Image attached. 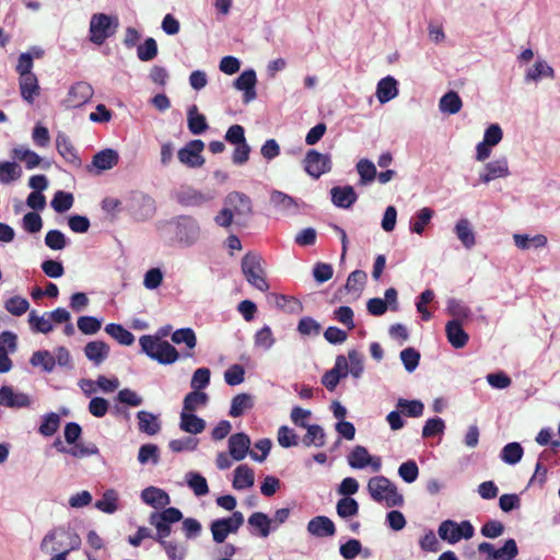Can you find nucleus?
Masks as SVG:
<instances>
[{"label":"nucleus","mask_w":560,"mask_h":560,"mask_svg":"<svg viewBox=\"0 0 560 560\" xmlns=\"http://www.w3.org/2000/svg\"><path fill=\"white\" fill-rule=\"evenodd\" d=\"M510 175L506 158H500L486 164L485 172L479 175V179L488 184L497 178H504Z\"/></svg>","instance_id":"obj_15"},{"label":"nucleus","mask_w":560,"mask_h":560,"mask_svg":"<svg viewBox=\"0 0 560 560\" xmlns=\"http://www.w3.org/2000/svg\"><path fill=\"white\" fill-rule=\"evenodd\" d=\"M257 82L256 72L252 69L243 71L234 81V88L243 91V102L245 104L254 101L257 96L255 85Z\"/></svg>","instance_id":"obj_14"},{"label":"nucleus","mask_w":560,"mask_h":560,"mask_svg":"<svg viewBox=\"0 0 560 560\" xmlns=\"http://www.w3.org/2000/svg\"><path fill=\"white\" fill-rule=\"evenodd\" d=\"M555 78V70L546 61H536L533 68H530L526 75V81H539L541 78Z\"/></svg>","instance_id":"obj_40"},{"label":"nucleus","mask_w":560,"mask_h":560,"mask_svg":"<svg viewBox=\"0 0 560 560\" xmlns=\"http://www.w3.org/2000/svg\"><path fill=\"white\" fill-rule=\"evenodd\" d=\"M357 172L360 175L359 184L365 186L371 184L377 175L376 167L373 162L368 159H361L357 163Z\"/></svg>","instance_id":"obj_38"},{"label":"nucleus","mask_w":560,"mask_h":560,"mask_svg":"<svg viewBox=\"0 0 560 560\" xmlns=\"http://www.w3.org/2000/svg\"><path fill=\"white\" fill-rule=\"evenodd\" d=\"M368 491L371 498L378 503H384L387 508L401 506L404 497L397 490V487L385 476L372 477L368 482Z\"/></svg>","instance_id":"obj_2"},{"label":"nucleus","mask_w":560,"mask_h":560,"mask_svg":"<svg viewBox=\"0 0 560 560\" xmlns=\"http://www.w3.org/2000/svg\"><path fill=\"white\" fill-rule=\"evenodd\" d=\"M77 324L79 330L84 335H94L102 327L101 320L93 316H80Z\"/></svg>","instance_id":"obj_60"},{"label":"nucleus","mask_w":560,"mask_h":560,"mask_svg":"<svg viewBox=\"0 0 560 560\" xmlns=\"http://www.w3.org/2000/svg\"><path fill=\"white\" fill-rule=\"evenodd\" d=\"M56 148L58 153L66 160V162L75 167L81 165V159L79 158L77 150L68 136L59 132L56 137Z\"/></svg>","instance_id":"obj_20"},{"label":"nucleus","mask_w":560,"mask_h":560,"mask_svg":"<svg viewBox=\"0 0 560 560\" xmlns=\"http://www.w3.org/2000/svg\"><path fill=\"white\" fill-rule=\"evenodd\" d=\"M137 56L141 61H150L158 56V44L153 37H148L137 47Z\"/></svg>","instance_id":"obj_55"},{"label":"nucleus","mask_w":560,"mask_h":560,"mask_svg":"<svg viewBox=\"0 0 560 560\" xmlns=\"http://www.w3.org/2000/svg\"><path fill=\"white\" fill-rule=\"evenodd\" d=\"M434 211L430 208L420 209L410 222V231L412 233L422 234L425 226L430 223Z\"/></svg>","instance_id":"obj_43"},{"label":"nucleus","mask_w":560,"mask_h":560,"mask_svg":"<svg viewBox=\"0 0 560 560\" xmlns=\"http://www.w3.org/2000/svg\"><path fill=\"white\" fill-rule=\"evenodd\" d=\"M358 512L359 504L353 498L346 497L337 502V514L342 518L354 516Z\"/></svg>","instance_id":"obj_58"},{"label":"nucleus","mask_w":560,"mask_h":560,"mask_svg":"<svg viewBox=\"0 0 560 560\" xmlns=\"http://www.w3.org/2000/svg\"><path fill=\"white\" fill-rule=\"evenodd\" d=\"M117 27V19L105 13H95L90 20V40L95 45H103Z\"/></svg>","instance_id":"obj_6"},{"label":"nucleus","mask_w":560,"mask_h":560,"mask_svg":"<svg viewBox=\"0 0 560 560\" xmlns=\"http://www.w3.org/2000/svg\"><path fill=\"white\" fill-rule=\"evenodd\" d=\"M73 201L74 199L72 194L58 190L55 194L50 205L56 212L63 213L73 206Z\"/></svg>","instance_id":"obj_54"},{"label":"nucleus","mask_w":560,"mask_h":560,"mask_svg":"<svg viewBox=\"0 0 560 560\" xmlns=\"http://www.w3.org/2000/svg\"><path fill=\"white\" fill-rule=\"evenodd\" d=\"M13 156L25 163L27 170L39 166L42 158L30 149L19 148L13 150Z\"/></svg>","instance_id":"obj_50"},{"label":"nucleus","mask_w":560,"mask_h":560,"mask_svg":"<svg viewBox=\"0 0 560 560\" xmlns=\"http://www.w3.org/2000/svg\"><path fill=\"white\" fill-rule=\"evenodd\" d=\"M270 202L282 213H294L298 210V203L294 198L279 190L271 192Z\"/></svg>","instance_id":"obj_29"},{"label":"nucleus","mask_w":560,"mask_h":560,"mask_svg":"<svg viewBox=\"0 0 560 560\" xmlns=\"http://www.w3.org/2000/svg\"><path fill=\"white\" fill-rule=\"evenodd\" d=\"M307 532L315 537H328L335 535L336 527L329 517L319 515L308 522Z\"/></svg>","instance_id":"obj_22"},{"label":"nucleus","mask_w":560,"mask_h":560,"mask_svg":"<svg viewBox=\"0 0 560 560\" xmlns=\"http://www.w3.org/2000/svg\"><path fill=\"white\" fill-rule=\"evenodd\" d=\"M119 155L114 149H104L97 152L92 160V165L98 171H107L116 166Z\"/></svg>","instance_id":"obj_26"},{"label":"nucleus","mask_w":560,"mask_h":560,"mask_svg":"<svg viewBox=\"0 0 560 560\" xmlns=\"http://www.w3.org/2000/svg\"><path fill=\"white\" fill-rule=\"evenodd\" d=\"M474 532L470 522L463 521L460 524H457L451 520L442 522L438 529L439 536L450 544H455L462 538L469 539L474 536Z\"/></svg>","instance_id":"obj_8"},{"label":"nucleus","mask_w":560,"mask_h":560,"mask_svg":"<svg viewBox=\"0 0 560 560\" xmlns=\"http://www.w3.org/2000/svg\"><path fill=\"white\" fill-rule=\"evenodd\" d=\"M105 331L120 345L131 346L135 342V336L120 324H107Z\"/></svg>","instance_id":"obj_35"},{"label":"nucleus","mask_w":560,"mask_h":560,"mask_svg":"<svg viewBox=\"0 0 560 560\" xmlns=\"http://www.w3.org/2000/svg\"><path fill=\"white\" fill-rule=\"evenodd\" d=\"M160 459V451L159 447L155 444H143L139 448L138 453V460L140 464H147L149 460H151L153 464H158Z\"/></svg>","instance_id":"obj_61"},{"label":"nucleus","mask_w":560,"mask_h":560,"mask_svg":"<svg viewBox=\"0 0 560 560\" xmlns=\"http://www.w3.org/2000/svg\"><path fill=\"white\" fill-rule=\"evenodd\" d=\"M94 91L91 84L79 81L72 84L63 103L67 108H78L86 104L93 96Z\"/></svg>","instance_id":"obj_11"},{"label":"nucleus","mask_w":560,"mask_h":560,"mask_svg":"<svg viewBox=\"0 0 560 560\" xmlns=\"http://www.w3.org/2000/svg\"><path fill=\"white\" fill-rule=\"evenodd\" d=\"M255 482L254 470L247 465H240L234 470L233 487L237 490L250 488Z\"/></svg>","instance_id":"obj_32"},{"label":"nucleus","mask_w":560,"mask_h":560,"mask_svg":"<svg viewBox=\"0 0 560 560\" xmlns=\"http://www.w3.org/2000/svg\"><path fill=\"white\" fill-rule=\"evenodd\" d=\"M154 201L152 198L148 196H141L140 198H133L131 203L132 214L139 219L143 220L145 215L150 214L154 209Z\"/></svg>","instance_id":"obj_41"},{"label":"nucleus","mask_w":560,"mask_h":560,"mask_svg":"<svg viewBox=\"0 0 560 560\" xmlns=\"http://www.w3.org/2000/svg\"><path fill=\"white\" fill-rule=\"evenodd\" d=\"M278 443L284 448L296 446L299 444V436L293 429L281 425L278 430Z\"/></svg>","instance_id":"obj_62"},{"label":"nucleus","mask_w":560,"mask_h":560,"mask_svg":"<svg viewBox=\"0 0 560 560\" xmlns=\"http://www.w3.org/2000/svg\"><path fill=\"white\" fill-rule=\"evenodd\" d=\"M0 405L8 408H26L31 406V398L24 393H16L11 386L0 387Z\"/></svg>","instance_id":"obj_16"},{"label":"nucleus","mask_w":560,"mask_h":560,"mask_svg":"<svg viewBox=\"0 0 560 560\" xmlns=\"http://www.w3.org/2000/svg\"><path fill=\"white\" fill-rule=\"evenodd\" d=\"M523 456V447L517 442L508 443L501 452V458L503 462L510 465L517 464Z\"/></svg>","instance_id":"obj_51"},{"label":"nucleus","mask_w":560,"mask_h":560,"mask_svg":"<svg viewBox=\"0 0 560 560\" xmlns=\"http://www.w3.org/2000/svg\"><path fill=\"white\" fill-rule=\"evenodd\" d=\"M59 427L60 417L55 412H50L43 417V421L38 428V432L43 436H51L58 431Z\"/></svg>","instance_id":"obj_53"},{"label":"nucleus","mask_w":560,"mask_h":560,"mask_svg":"<svg viewBox=\"0 0 560 560\" xmlns=\"http://www.w3.org/2000/svg\"><path fill=\"white\" fill-rule=\"evenodd\" d=\"M28 323L34 331L48 334L52 330L51 320L47 315L38 316L35 311L28 315Z\"/></svg>","instance_id":"obj_57"},{"label":"nucleus","mask_w":560,"mask_h":560,"mask_svg":"<svg viewBox=\"0 0 560 560\" xmlns=\"http://www.w3.org/2000/svg\"><path fill=\"white\" fill-rule=\"evenodd\" d=\"M21 167L15 162H0V184L7 185L21 177Z\"/></svg>","instance_id":"obj_46"},{"label":"nucleus","mask_w":560,"mask_h":560,"mask_svg":"<svg viewBox=\"0 0 560 560\" xmlns=\"http://www.w3.org/2000/svg\"><path fill=\"white\" fill-rule=\"evenodd\" d=\"M211 198V196L191 187L183 188L176 194V200L185 207H200L210 201Z\"/></svg>","instance_id":"obj_21"},{"label":"nucleus","mask_w":560,"mask_h":560,"mask_svg":"<svg viewBox=\"0 0 560 560\" xmlns=\"http://www.w3.org/2000/svg\"><path fill=\"white\" fill-rule=\"evenodd\" d=\"M141 500L154 509L165 508L171 502L166 491L153 486L142 490Z\"/></svg>","instance_id":"obj_23"},{"label":"nucleus","mask_w":560,"mask_h":560,"mask_svg":"<svg viewBox=\"0 0 560 560\" xmlns=\"http://www.w3.org/2000/svg\"><path fill=\"white\" fill-rule=\"evenodd\" d=\"M117 503L118 493L114 489H108L103 493L102 499L95 502V508L104 513L113 514L118 509Z\"/></svg>","instance_id":"obj_39"},{"label":"nucleus","mask_w":560,"mask_h":560,"mask_svg":"<svg viewBox=\"0 0 560 560\" xmlns=\"http://www.w3.org/2000/svg\"><path fill=\"white\" fill-rule=\"evenodd\" d=\"M245 369L241 364H233L224 372V381L230 386H236L244 382Z\"/></svg>","instance_id":"obj_63"},{"label":"nucleus","mask_w":560,"mask_h":560,"mask_svg":"<svg viewBox=\"0 0 560 560\" xmlns=\"http://www.w3.org/2000/svg\"><path fill=\"white\" fill-rule=\"evenodd\" d=\"M277 306L289 314H298L303 311V305L300 300L294 296L279 295L276 300Z\"/></svg>","instance_id":"obj_56"},{"label":"nucleus","mask_w":560,"mask_h":560,"mask_svg":"<svg viewBox=\"0 0 560 560\" xmlns=\"http://www.w3.org/2000/svg\"><path fill=\"white\" fill-rule=\"evenodd\" d=\"M183 513L177 508H166L162 512H153L149 517L150 525L154 526L156 534L153 537L156 541H162L171 535V525L179 522Z\"/></svg>","instance_id":"obj_5"},{"label":"nucleus","mask_w":560,"mask_h":560,"mask_svg":"<svg viewBox=\"0 0 560 560\" xmlns=\"http://www.w3.org/2000/svg\"><path fill=\"white\" fill-rule=\"evenodd\" d=\"M397 408L407 417L417 418L423 415L424 405L420 400H408L399 398Z\"/></svg>","instance_id":"obj_48"},{"label":"nucleus","mask_w":560,"mask_h":560,"mask_svg":"<svg viewBox=\"0 0 560 560\" xmlns=\"http://www.w3.org/2000/svg\"><path fill=\"white\" fill-rule=\"evenodd\" d=\"M306 434L303 436L302 442L305 446L315 445L322 447L325 445V432L318 424H307Z\"/></svg>","instance_id":"obj_37"},{"label":"nucleus","mask_w":560,"mask_h":560,"mask_svg":"<svg viewBox=\"0 0 560 560\" xmlns=\"http://www.w3.org/2000/svg\"><path fill=\"white\" fill-rule=\"evenodd\" d=\"M250 439L246 433L240 432L229 438V454L234 460H242L249 454Z\"/></svg>","instance_id":"obj_17"},{"label":"nucleus","mask_w":560,"mask_h":560,"mask_svg":"<svg viewBox=\"0 0 560 560\" xmlns=\"http://www.w3.org/2000/svg\"><path fill=\"white\" fill-rule=\"evenodd\" d=\"M81 546L80 536L63 527H56L49 530L40 542V550L45 553L66 552L69 555L73 550H78Z\"/></svg>","instance_id":"obj_1"},{"label":"nucleus","mask_w":560,"mask_h":560,"mask_svg":"<svg viewBox=\"0 0 560 560\" xmlns=\"http://www.w3.org/2000/svg\"><path fill=\"white\" fill-rule=\"evenodd\" d=\"M138 425L139 430L148 435H154L161 430V424L158 417L149 411H138Z\"/></svg>","instance_id":"obj_33"},{"label":"nucleus","mask_w":560,"mask_h":560,"mask_svg":"<svg viewBox=\"0 0 560 560\" xmlns=\"http://www.w3.org/2000/svg\"><path fill=\"white\" fill-rule=\"evenodd\" d=\"M398 475L408 483L416 481L419 476L417 463L412 459L402 463L398 468Z\"/></svg>","instance_id":"obj_64"},{"label":"nucleus","mask_w":560,"mask_h":560,"mask_svg":"<svg viewBox=\"0 0 560 560\" xmlns=\"http://www.w3.org/2000/svg\"><path fill=\"white\" fill-rule=\"evenodd\" d=\"M205 143L202 140H190L184 148L178 150V161L190 168L201 167L205 164V159L201 155Z\"/></svg>","instance_id":"obj_10"},{"label":"nucleus","mask_w":560,"mask_h":560,"mask_svg":"<svg viewBox=\"0 0 560 560\" xmlns=\"http://www.w3.org/2000/svg\"><path fill=\"white\" fill-rule=\"evenodd\" d=\"M462 106H463L462 98L454 91H450V92L445 93L441 97L440 103H439L440 110L442 113H446L450 115L457 114L462 109Z\"/></svg>","instance_id":"obj_36"},{"label":"nucleus","mask_w":560,"mask_h":560,"mask_svg":"<svg viewBox=\"0 0 560 560\" xmlns=\"http://www.w3.org/2000/svg\"><path fill=\"white\" fill-rule=\"evenodd\" d=\"M253 407L254 401L252 395L246 393L237 394L231 401L229 415L233 418H237L243 416L246 410H249Z\"/></svg>","instance_id":"obj_34"},{"label":"nucleus","mask_w":560,"mask_h":560,"mask_svg":"<svg viewBox=\"0 0 560 560\" xmlns=\"http://www.w3.org/2000/svg\"><path fill=\"white\" fill-rule=\"evenodd\" d=\"M262 262L264 259L259 254L248 252L243 256L241 267L245 279L252 287L261 292H267L269 283L265 276Z\"/></svg>","instance_id":"obj_4"},{"label":"nucleus","mask_w":560,"mask_h":560,"mask_svg":"<svg viewBox=\"0 0 560 560\" xmlns=\"http://www.w3.org/2000/svg\"><path fill=\"white\" fill-rule=\"evenodd\" d=\"M224 202L232 209L233 214L238 217H249L253 213L252 200L244 192L232 191L226 196Z\"/></svg>","instance_id":"obj_13"},{"label":"nucleus","mask_w":560,"mask_h":560,"mask_svg":"<svg viewBox=\"0 0 560 560\" xmlns=\"http://www.w3.org/2000/svg\"><path fill=\"white\" fill-rule=\"evenodd\" d=\"M85 357L94 364H101L109 354V347L101 340L90 341L84 347Z\"/></svg>","instance_id":"obj_25"},{"label":"nucleus","mask_w":560,"mask_h":560,"mask_svg":"<svg viewBox=\"0 0 560 560\" xmlns=\"http://www.w3.org/2000/svg\"><path fill=\"white\" fill-rule=\"evenodd\" d=\"M276 343V338L269 326L265 325L256 331L254 336V345L257 348L269 350Z\"/></svg>","instance_id":"obj_52"},{"label":"nucleus","mask_w":560,"mask_h":560,"mask_svg":"<svg viewBox=\"0 0 560 560\" xmlns=\"http://www.w3.org/2000/svg\"><path fill=\"white\" fill-rule=\"evenodd\" d=\"M208 402V395L203 392L192 390L188 393L183 401L184 412H194L200 406H206Z\"/></svg>","instance_id":"obj_44"},{"label":"nucleus","mask_w":560,"mask_h":560,"mask_svg":"<svg viewBox=\"0 0 560 560\" xmlns=\"http://www.w3.org/2000/svg\"><path fill=\"white\" fill-rule=\"evenodd\" d=\"M455 233L463 246L470 249L476 244V236L472 231L471 224L467 219H460L455 225Z\"/></svg>","instance_id":"obj_31"},{"label":"nucleus","mask_w":560,"mask_h":560,"mask_svg":"<svg viewBox=\"0 0 560 560\" xmlns=\"http://www.w3.org/2000/svg\"><path fill=\"white\" fill-rule=\"evenodd\" d=\"M513 238L515 245L521 249H528L530 247L539 248L547 244V237L542 234H536L533 237L526 234H514Z\"/></svg>","instance_id":"obj_42"},{"label":"nucleus","mask_w":560,"mask_h":560,"mask_svg":"<svg viewBox=\"0 0 560 560\" xmlns=\"http://www.w3.org/2000/svg\"><path fill=\"white\" fill-rule=\"evenodd\" d=\"M244 524L242 512L234 511L230 517L214 520L210 525L212 538L215 542H223L230 534H234Z\"/></svg>","instance_id":"obj_7"},{"label":"nucleus","mask_w":560,"mask_h":560,"mask_svg":"<svg viewBox=\"0 0 560 560\" xmlns=\"http://www.w3.org/2000/svg\"><path fill=\"white\" fill-rule=\"evenodd\" d=\"M348 463L352 468L362 469L371 466L372 470L377 472L382 467L381 457H372L366 447L357 445L348 456Z\"/></svg>","instance_id":"obj_12"},{"label":"nucleus","mask_w":560,"mask_h":560,"mask_svg":"<svg viewBox=\"0 0 560 560\" xmlns=\"http://www.w3.org/2000/svg\"><path fill=\"white\" fill-rule=\"evenodd\" d=\"M248 524L255 527L261 537H267L270 534L271 520L262 512L253 513L248 517Z\"/></svg>","instance_id":"obj_47"},{"label":"nucleus","mask_w":560,"mask_h":560,"mask_svg":"<svg viewBox=\"0 0 560 560\" xmlns=\"http://www.w3.org/2000/svg\"><path fill=\"white\" fill-rule=\"evenodd\" d=\"M142 351L160 364H172L179 358V353L168 341L161 340L158 336L144 335L139 339Z\"/></svg>","instance_id":"obj_3"},{"label":"nucleus","mask_w":560,"mask_h":560,"mask_svg":"<svg viewBox=\"0 0 560 560\" xmlns=\"http://www.w3.org/2000/svg\"><path fill=\"white\" fill-rule=\"evenodd\" d=\"M5 310L14 316H21L27 312L30 303L26 299L15 295L7 300Z\"/></svg>","instance_id":"obj_59"},{"label":"nucleus","mask_w":560,"mask_h":560,"mask_svg":"<svg viewBox=\"0 0 560 560\" xmlns=\"http://www.w3.org/2000/svg\"><path fill=\"white\" fill-rule=\"evenodd\" d=\"M445 334L448 342L455 349L464 348L468 340V334L463 329V325L458 319H452L446 323Z\"/></svg>","instance_id":"obj_18"},{"label":"nucleus","mask_w":560,"mask_h":560,"mask_svg":"<svg viewBox=\"0 0 560 560\" xmlns=\"http://www.w3.org/2000/svg\"><path fill=\"white\" fill-rule=\"evenodd\" d=\"M19 85L22 98L33 104L35 97L39 95V84L35 73L21 75Z\"/></svg>","instance_id":"obj_24"},{"label":"nucleus","mask_w":560,"mask_h":560,"mask_svg":"<svg viewBox=\"0 0 560 560\" xmlns=\"http://www.w3.org/2000/svg\"><path fill=\"white\" fill-rule=\"evenodd\" d=\"M187 125L190 133L195 136L203 133L209 128L206 116L198 112L196 105L188 108Z\"/></svg>","instance_id":"obj_27"},{"label":"nucleus","mask_w":560,"mask_h":560,"mask_svg":"<svg viewBox=\"0 0 560 560\" xmlns=\"http://www.w3.org/2000/svg\"><path fill=\"white\" fill-rule=\"evenodd\" d=\"M180 430L190 434H199L206 428L203 419L194 415V412H180Z\"/></svg>","instance_id":"obj_30"},{"label":"nucleus","mask_w":560,"mask_h":560,"mask_svg":"<svg viewBox=\"0 0 560 560\" xmlns=\"http://www.w3.org/2000/svg\"><path fill=\"white\" fill-rule=\"evenodd\" d=\"M303 165L305 172L317 179L323 174L330 172L332 163L329 154H323L312 149L306 153Z\"/></svg>","instance_id":"obj_9"},{"label":"nucleus","mask_w":560,"mask_h":560,"mask_svg":"<svg viewBox=\"0 0 560 560\" xmlns=\"http://www.w3.org/2000/svg\"><path fill=\"white\" fill-rule=\"evenodd\" d=\"M398 94L397 81L393 77L383 78L376 88V96L380 103L385 104Z\"/></svg>","instance_id":"obj_28"},{"label":"nucleus","mask_w":560,"mask_h":560,"mask_svg":"<svg viewBox=\"0 0 560 560\" xmlns=\"http://www.w3.org/2000/svg\"><path fill=\"white\" fill-rule=\"evenodd\" d=\"M30 362L34 366L40 365L46 372H52L56 366L55 357L47 350L35 351L32 354Z\"/></svg>","instance_id":"obj_45"},{"label":"nucleus","mask_w":560,"mask_h":560,"mask_svg":"<svg viewBox=\"0 0 560 560\" xmlns=\"http://www.w3.org/2000/svg\"><path fill=\"white\" fill-rule=\"evenodd\" d=\"M330 195L332 203L343 209L350 208L358 199L354 188L350 185L335 186L330 189Z\"/></svg>","instance_id":"obj_19"},{"label":"nucleus","mask_w":560,"mask_h":560,"mask_svg":"<svg viewBox=\"0 0 560 560\" xmlns=\"http://www.w3.org/2000/svg\"><path fill=\"white\" fill-rule=\"evenodd\" d=\"M172 341L176 345L185 343L189 350L195 349L197 337L191 328H179L172 334Z\"/></svg>","instance_id":"obj_49"}]
</instances>
